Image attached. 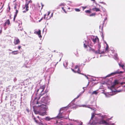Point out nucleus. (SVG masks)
I'll list each match as a JSON object with an SVG mask.
<instances>
[{
    "label": "nucleus",
    "instance_id": "f257e3e1",
    "mask_svg": "<svg viewBox=\"0 0 125 125\" xmlns=\"http://www.w3.org/2000/svg\"><path fill=\"white\" fill-rule=\"evenodd\" d=\"M94 114H92V116L89 122L88 123L87 125H96L101 124H104L105 125H107L108 123L103 119L99 121L97 118H95Z\"/></svg>",
    "mask_w": 125,
    "mask_h": 125
},
{
    "label": "nucleus",
    "instance_id": "f03ea898",
    "mask_svg": "<svg viewBox=\"0 0 125 125\" xmlns=\"http://www.w3.org/2000/svg\"><path fill=\"white\" fill-rule=\"evenodd\" d=\"M38 107V111L36 110L34 111L35 114H39L40 115L43 116L46 114V111L47 108V107L45 104H42V105H38L37 106Z\"/></svg>",
    "mask_w": 125,
    "mask_h": 125
},
{
    "label": "nucleus",
    "instance_id": "7ed1b4c3",
    "mask_svg": "<svg viewBox=\"0 0 125 125\" xmlns=\"http://www.w3.org/2000/svg\"><path fill=\"white\" fill-rule=\"evenodd\" d=\"M45 87V85H44L42 86H40L39 89L37 90V92H38L39 91L40 92V96H42V95L44 94V93H43V91Z\"/></svg>",
    "mask_w": 125,
    "mask_h": 125
},
{
    "label": "nucleus",
    "instance_id": "20e7f679",
    "mask_svg": "<svg viewBox=\"0 0 125 125\" xmlns=\"http://www.w3.org/2000/svg\"><path fill=\"white\" fill-rule=\"evenodd\" d=\"M123 73V72L122 71H119V70H117L114 72L112 73H111L110 74H108L106 77H109L111 76H113L114 75L117 74H119L120 73Z\"/></svg>",
    "mask_w": 125,
    "mask_h": 125
},
{
    "label": "nucleus",
    "instance_id": "39448f33",
    "mask_svg": "<svg viewBox=\"0 0 125 125\" xmlns=\"http://www.w3.org/2000/svg\"><path fill=\"white\" fill-rule=\"evenodd\" d=\"M47 97H43L41 99V102L42 103H43L44 104L38 103V102H37L36 104H39V105H42V104H45V105H46H46V103L47 102Z\"/></svg>",
    "mask_w": 125,
    "mask_h": 125
},
{
    "label": "nucleus",
    "instance_id": "423d86ee",
    "mask_svg": "<svg viewBox=\"0 0 125 125\" xmlns=\"http://www.w3.org/2000/svg\"><path fill=\"white\" fill-rule=\"evenodd\" d=\"M85 43L84 42H83L84 46V47L85 48H87V46H88L90 47V50H91L95 52V51L94 50V49H92L91 47H90L89 46V41H88V42H87L86 41H85Z\"/></svg>",
    "mask_w": 125,
    "mask_h": 125
},
{
    "label": "nucleus",
    "instance_id": "0eeeda50",
    "mask_svg": "<svg viewBox=\"0 0 125 125\" xmlns=\"http://www.w3.org/2000/svg\"><path fill=\"white\" fill-rule=\"evenodd\" d=\"M14 9H16L17 8L18 10L19 9L20 6V2H16L15 3V4H14Z\"/></svg>",
    "mask_w": 125,
    "mask_h": 125
},
{
    "label": "nucleus",
    "instance_id": "6e6552de",
    "mask_svg": "<svg viewBox=\"0 0 125 125\" xmlns=\"http://www.w3.org/2000/svg\"><path fill=\"white\" fill-rule=\"evenodd\" d=\"M63 115L62 113L60 112L58 115L54 117L55 119V118L59 119L61 118L64 117L63 116Z\"/></svg>",
    "mask_w": 125,
    "mask_h": 125
},
{
    "label": "nucleus",
    "instance_id": "1a4fd4ad",
    "mask_svg": "<svg viewBox=\"0 0 125 125\" xmlns=\"http://www.w3.org/2000/svg\"><path fill=\"white\" fill-rule=\"evenodd\" d=\"M20 43L19 39L17 37H15L14 38V43L15 45L17 44Z\"/></svg>",
    "mask_w": 125,
    "mask_h": 125
},
{
    "label": "nucleus",
    "instance_id": "9d476101",
    "mask_svg": "<svg viewBox=\"0 0 125 125\" xmlns=\"http://www.w3.org/2000/svg\"><path fill=\"white\" fill-rule=\"evenodd\" d=\"M30 1H29V3H26V4L25 5V6L23 8L24 9L25 8H26V11H23V13H25L26 12V11H27L29 9H28V5L29 4V2Z\"/></svg>",
    "mask_w": 125,
    "mask_h": 125
},
{
    "label": "nucleus",
    "instance_id": "9b49d317",
    "mask_svg": "<svg viewBox=\"0 0 125 125\" xmlns=\"http://www.w3.org/2000/svg\"><path fill=\"white\" fill-rule=\"evenodd\" d=\"M92 41L94 43H95L96 42L98 41L99 39L97 37H93V38L92 39Z\"/></svg>",
    "mask_w": 125,
    "mask_h": 125
},
{
    "label": "nucleus",
    "instance_id": "f8f14e48",
    "mask_svg": "<svg viewBox=\"0 0 125 125\" xmlns=\"http://www.w3.org/2000/svg\"><path fill=\"white\" fill-rule=\"evenodd\" d=\"M44 119L47 121H49L51 119H55L54 117H52L50 118L49 116L46 117Z\"/></svg>",
    "mask_w": 125,
    "mask_h": 125
},
{
    "label": "nucleus",
    "instance_id": "ddd939ff",
    "mask_svg": "<svg viewBox=\"0 0 125 125\" xmlns=\"http://www.w3.org/2000/svg\"><path fill=\"white\" fill-rule=\"evenodd\" d=\"M104 51H102L100 50L99 49H98L97 51H95V53L97 54H101L103 53H104Z\"/></svg>",
    "mask_w": 125,
    "mask_h": 125
},
{
    "label": "nucleus",
    "instance_id": "4468645a",
    "mask_svg": "<svg viewBox=\"0 0 125 125\" xmlns=\"http://www.w3.org/2000/svg\"><path fill=\"white\" fill-rule=\"evenodd\" d=\"M118 83V82L117 80H115L114 82L113 83V85L111 86V88H114L115 86Z\"/></svg>",
    "mask_w": 125,
    "mask_h": 125
},
{
    "label": "nucleus",
    "instance_id": "2eb2a0df",
    "mask_svg": "<svg viewBox=\"0 0 125 125\" xmlns=\"http://www.w3.org/2000/svg\"><path fill=\"white\" fill-rule=\"evenodd\" d=\"M18 53V51H14L12 52L11 53L13 55H16ZM11 53L10 52V53Z\"/></svg>",
    "mask_w": 125,
    "mask_h": 125
},
{
    "label": "nucleus",
    "instance_id": "dca6fc26",
    "mask_svg": "<svg viewBox=\"0 0 125 125\" xmlns=\"http://www.w3.org/2000/svg\"><path fill=\"white\" fill-rule=\"evenodd\" d=\"M86 106V105H82L80 106L83 107H87L89 108H91V110H94V107L91 108L89 106V105H87V106Z\"/></svg>",
    "mask_w": 125,
    "mask_h": 125
},
{
    "label": "nucleus",
    "instance_id": "f3484780",
    "mask_svg": "<svg viewBox=\"0 0 125 125\" xmlns=\"http://www.w3.org/2000/svg\"><path fill=\"white\" fill-rule=\"evenodd\" d=\"M76 122L77 123L78 125H82L83 123L81 121H79L78 120L76 121Z\"/></svg>",
    "mask_w": 125,
    "mask_h": 125
},
{
    "label": "nucleus",
    "instance_id": "a211bd4d",
    "mask_svg": "<svg viewBox=\"0 0 125 125\" xmlns=\"http://www.w3.org/2000/svg\"><path fill=\"white\" fill-rule=\"evenodd\" d=\"M78 68V70L77 71H78L79 72L80 71V69H79V65H76L75 67H74V69H76L77 68Z\"/></svg>",
    "mask_w": 125,
    "mask_h": 125
},
{
    "label": "nucleus",
    "instance_id": "6ab92c4d",
    "mask_svg": "<svg viewBox=\"0 0 125 125\" xmlns=\"http://www.w3.org/2000/svg\"><path fill=\"white\" fill-rule=\"evenodd\" d=\"M41 31L40 30H39V31H35L34 32V33L37 34L38 35H39V34H41Z\"/></svg>",
    "mask_w": 125,
    "mask_h": 125
},
{
    "label": "nucleus",
    "instance_id": "aec40b11",
    "mask_svg": "<svg viewBox=\"0 0 125 125\" xmlns=\"http://www.w3.org/2000/svg\"><path fill=\"white\" fill-rule=\"evenodd\" d=\"M119 65L121 67H122V68L123 69H125L124 68V64H121L120 63H119Z\"/></svg>",
    "mask_w": 125,
    "mask_h": 125
},
{
    "label": "nucleus",
    "instance_id": "412c9836",
    "mask_svg": "<svg viewBox=\"0 0 125 125\" xmlns=\"http://www.w3.org/2000/svg\"><path fill=\"white\" fill-rule=\"evenodd\" d=\"M93 10L94 11L95 10L96 12L99 11H100V10L99 9L96 8H95L93 9Z\"/></svg>",
    "mask_w": 125,
    "mask_h": 125
},
{
    "label": "nucleus",
    "instance_id": "4be33fe9",
    "mask_svg": "<svg viewBox=\"0 0 125 125\" xmlns=\"http://www.w3.org/2000/svg\"><path fill=\"white\" fill-rule=\"evenodd\" d=\"M106 47L105 49V52H107L108 51V49L109 48L108 46V45L107 44H106Z\"/></svg>",
    "mask_w": 125,
    "mask_h": 125
},
{
    "label": "nucleus",
    "instance_id": "5701e85b",
    "mask_svg": "<svg viewBox=\"0 0 125 125\" xmlns=\"http://www.w3.org/2000/svg\"><path fill=\"white\" fill-rule=\"evenodd\" d=\"M65 62V63H66L65 65V63H63V65L65 67V68H66L67 69V68H66V67L68 65V63L67 62Z\"/></svg>",
    "mask_w": 125,
    "mask_h": 125
},
{
    "label": "nucleus",
    "instance_id": "b1692460",
    "mask_svg": "<svg viewBox=\"0 0 125 125\" xmlns=\"http://www.w3.org/2000/svg\"><path fill=\"white\" fill-rule=\"evenodd\" d=\"M5 22L8 25H9L10 24V21L9 20H7Z\"/></svg>",
    "mask_w": 125,
    "mask_h": 125
},
{
    "label": "nucleus",
    "instance_id": "393cba45",
    "mask_svg": "<svg viewBox=\"0 0 125 125\" xmlns=\"http://www.w3.org/2000/svg\"><path fill=\"white\" fill-rule=\"evenodd\" d=\"M114 56V58L115 59V60L118 59V57H117V54H115V55Z\"/></svg>",
    "mask_w": 125,
    "mask_h": 125
},
{
    "label": "nucleus",
    "instance_id": "a878e982",
    "mask_svg": "<svg viewBox=\"0 0 125 125\" xmlns=\"http://www.w3.org/2000/svg\"><path fill=\"white\" fill-rule=\"evenodd\" d=\"M98 93V92H97V91H94L93 92H92V94H97Z\"/></svg>",
    "mask_w": 125,
    "mask_h": 125
},
{
    "label": "nucleus",
    "instance_id": "bb28decb",
    "mask_svg": "<svg viewBox=\"0 0 125 125\" xmlns=\"http://www.w3.org/2000/svg\"><path fill=\"white\" fill-rule=\"evenodd\" d=\"M71 69L73 71V72H74L75 73H79L81 74V73L79 72L78 71H76L74 70V69H72V68H71Z\"/></svg>",
    "mask_w": 125,
    "mask_h": 125
},
{
    "label": "nucleus",
    "instance_id": "cd10ccee",
    "mask_svg": "<svg viewBox=\"0 0 125 125\" xmlns=\"http://www.w3.org/2000/svg\"><path fill=\"white\" fill-rule=\"evenodd\" d=\"M105 96L107 97H109L110 96H111L112 95H110L108 93H107L105 94Z\"/></svg>",
    "mask_w": 125,
    "mask_h": 125
},
{
    "label": "nucleus",
    "instance_id": "c85d7f7f",
    "mask_svg": "<svg viewBox=\"0 0 125 125\" xmlns=\"http://www.w3.org/2000/svg\"><path fill=\"white\" fill-rule=\"evenodd\" d=\"M82 93L81 94H79L77 96V97L75 98L73 100V102L74 101H75V99H77V98H78L80 95H81V94H82Z\"/></svg>",
    "mask_w": 125,
    "mask_h": 125
},
{
    "label": "nucleus",
    "instance_id": "c756f323",
    "mask_svg": "<svg viewBox=\"0 0 125 125\" xmlns=\"http://www.w3.org/2000/svg\"><path fill=\"white\" fill-rule=\"evenodd\" d=\"M65 4L64 3H61L60 4V5H59V6H65Z\"/></svg>",
    "mask_w": 125,
    "mask_h": 125
},
{
    "label": "nucleus",
    "instance_id": "7c9ffc66",
    "mask_svg": "<svg viewBox=\"0 0 125 125\" xmlns=\"http://www.w3.org/2000/svg\"><path fill=\"white\" fill-rule=\"evenodd\" d=\"M75 11L77 12H79L80 11V10L78 9L75 8Z\"/></svg>",
    "mask_w": 125,
    "mask_h": 125
},
{
    "label": "nucleus",
    "instance_id": "2f4dec72",
    "mask_svg": "<svg viewBox=\"0 0 125 125\" xmlns=\"http://www.w3.org/2000/svg\"><path fill=\"white\" fill-rule=\"evenodd\" d=\"M95 13H93L90 15V16H93L95 15Z\"/></svg>",
    "mask_w": 125,
    "mask_h": 125
},
{
    "label": "nucleus",
    "instance_id": "473e14b6",
    "mask_svg": "<svg viewBox=\"0 0 125 125\" xmlns=\"http://www.w3.org/2000/svg\"><path fill=\"white\" fill-rule=\"evenodd\" d=\"M17 14H15L14 15V18H13V21H15V18L17 16Z\"/></svg>",
    "mask_w": 125,
    "mask_h": 125
},
{
    "label": "nucleus",
    "instance_id": "72a5a7b5",
    "mask_svg": "<svg viewBox=\"0 0 125 125\" xmlns=\"http://www.w3.org/2000/svg\"><path fill=\"white\" fill-rule=\"evenodd\" d=\"M85 12L86 13H90L91 12V11L89 10H87L85 11Z\"/></svg>",
    "mask_w": 125,
    "mask_h": 125
},
{
    "label": "nucleus",
    "instance_id": "f704fd0d",
    "mask_svg": "<svg viewBox=\"0 0 125 125\" xmlns=\"http://www.w3.org/2000/svg\"><path fill=\"white\" fill-rule=\"evenodd\" d=\"M98 49H100V48L101 47V46L100 44L99 43L98 44Z\"/></svg>",
    "mask_w": 125,
    "mask_h": 125
},
{
    "label": "nucleus",
    "instance_id": "c9c22d12",
    "mask_svg": "<svg viewBox=\"0 0 125 125\" xmlns=\"http://www.w3.org/2000/svg\"><path fill=\"white\" fill-rule=\"evenodd\" d=\"M16 12L15 14H17L18 13V10L17 9H16Z\"/></svg>",
    "mask_w": 125,
    "mask_h": 125
},
{
    "label": "nucleus",
    "instance_id": "e433bc0d",
    "mask_svg": "<svg viewBox=\"0 0 125 125\" xmlns=\"http://www.w3.org/2000/svg\"><path fill=\"white\" fill-rule=\"evenodd\" d=\"M107 19V18L106 17L105 19H104V22H103V25L104 24V21H105Z\"/></svg>",
    "mask_w": 125,
    "mask_h": 125
},
{
    "label": "nucleus",
    "instance_id": "4c0bfd02",
    "mask_svg": "<svg viewBox=\"0 0 125 125\" xmlns=\"http://www.w3.org/2000/svg\"><path fill=\"white\" fill-rule=\"evenodd\" d=\"M62 10H63L65 13H66V11H65V9H64V8L63 7H62Z\"/></svg>",
    "mask_w": 125,
    "mask_h": 125
},
{
    "label": "nucleus",
    "instance_id": "58836bf2",
    "mask_svg": "<svg viewBox=\"0 0 125 125\" xmlns=\"http://www.w3.org/2000/svg\"><path fill=\"white\" fill-rule=\"evenodd\" d=\"M2 27H1V30H0V34L1 33H2Z\"/></svg>",
    "mask_w": 125,
    "mask_h": 125
},
{
    "label": "nucleus",
    "instance_id": "ea45409f",
    "mask_svg": "<svg viewBox=\"0 0 125 125\" xmlns=\"http://www.w3.org/2000/svg\"><path fill=\"white\" fill-rule=\"evenodd\" d=\"M22 29V28H20V29H18V30H20L21 31Z\"/></svg>",
    "mask_w": 125,
    "mask_h": 125
},
{
    "label": "nucleus",
    "instance_id": "a19ab883",
    "mask_svg": "<svg viewBox=\"0 0 125 125\" xmlns=\"http://www.w3.org/2000/svg\"><path fill=\"white\" fill-rule=\"evenodd\" d=\"M38 36H39V37L40 38L42 37V36L41 35V34H39V35H38Z\"/></svg>",
    "mask_w": 125,
    "mask_h": 125
},
{
    "label": "nucleus",
    "instance_id": "79ce46f5",
    "mask_svg": "<svg viewBox=\"0 0 125 125\" xmlns=\"http://www.w3.org/2000/svg\"><path fill=\"white\" fill-rule=\"evenodd\" d=\"M48 92V90H46L45 92H43V93H44V94L45 93H47Z\"/></svg>",
    "mask_w": 125,
    "mask_h": 125
},
{
    "label": "nucleus",
    "instance_id": "37998d69",
    "mask_svg": "<svg viewBox=\"0 0 125 125\" xmlns=\"http://www.w3.org/2000/svg\"><path fill=\"white\" fill-rule=\"evenodd\" d=\"M21 46H18V49H20L21 48Z\"/></svg>",
    "mask_w": 125,
    "mask_h": 125
},
{
    "label": "nucleus",
    "instance_id": "c03bdc74",
    "mask_svg": "<svg viewBox=\"0 0 125 125\" xmlns=\"http://www.w3.org/2000/svg\"><path fill=\"white\" fill-rule=\"evenodd\" d=\"M82 8L83 10L85 9L86 8V7H82Z\"/></svg>",
    "mask_w": 125,
    "mask_h": 125
},
{
    "label": "nucleus",
    "instance_id": "a18cd8bd",
    "mask_svg": "<svg viewBox=\"0 0 125 125\" xmlns=\"http://www.w3.org/2000/svg\"><path fill=\"white\" fill-rule=\"evenodd\" d=\"M6 24H7L5 22V23L3 24L4 26H5L6 25Z\"/></svg>",
    "mask_w": 125,
    "mask_h": 125
},
{
    "label": "nucleus",
    "instance_id": "49530a36",
    "mask_svg": "<svg viewBox=\"0 0 125 125\" xmlns=\"http://www.w3.org/2000/svg\"><path fill=\"white\" fill-rule=\"evenodd\" d=\"M71 120L72 121H75V122H76V121H77V120H74V119H71Z\"/></svg>",
    "mask_w": 125,
    "mask_h": 125
},
{
    "label": "nucleus",
    "instance_id": "de8ad7c7",
    "mask_svg": "<svg viewBox=\"0 0 125 125\" xmlns=\"http://www.w3.org/2000/svg\"><path fill=\"white\" fill-rule=\"evenodd\" d=\"M42 125H47V124H43L42 123Z\"/></svg>",
    "mask_w": 125,
    "mask_h": 125
},
{
    "label": "nucleus",
    "instance_id": "09e8293b",
    "mask_svg": "<svg viewBox=\"0 0 125 125\" xmlns=\"http://www.w3.org/2000/svg\"><path fill=\"white\" fill-rule=\"evenodd\" d=\"M100 3L102 4H105V3L103 2H100Z\"/></svg>",
    "mask_w": 125,
    "mask_h": 125
},
{
    "label": "nucleus",
    "instance_id": "8fccbe9b",
    "mask_svg": "<svg viewBox=\"0 0 125 125\" xmlns=\"http://www.w3.org/2000/svg\"><path fill=\"white\" fill-rule=\"evenodd\" d=\"M41 4H42V8H41V9H42V8L43 7V5L42 4V3H41Z\"/></svg>",
    "mask_w": 125,
    "mask_h": 125
},
{
    "label": "nucleus",
    "instance_id": "3c124183",
    "mask_svg": "<svg viewBox=\"0 0 125 125\" xmlns=\"http://www.w3.org/2000/svg\"><path fill=\"white\" fill-rule=\"evenodd\" d=\"M66 125H74L73 124H70V125H69V124H67Z\"/></svg>",
    "mask_w": 125,
    "mask_h": 125
},
{
    "label": "nucleus",
    "instance_id": "603ef678",
    "mask_svg": "<svg viewBox=\"0 0 125 125\" xmlns=\"http://www.w3.org/2000/svg\"><path fill=\"white\" fill-rule=\"evenodd\" d=\"M43 19V18H42L39 21V22H40L42 19Z\"/></svg>",
    "mask_w": 125,
    "mask_h": 125
},
{
    "label": "nucleus",
    "instance_id": "864d4df0",
    "mask_svg": "<svg viewBox=\"0 0 125 125\" xmlns=\"http://www.w3.org/2000/svg\"><path fill=\"white\" fill-rule=\"evenodd\" d=\"M35 122L37 123H38V121L37 120H35Z\"/></svg>",
    "mask_w": 125,
    "mask_h": 125
},
{
    "label": "nucleus",
    "instance_id": "5fc2aeb1",
    "mask_svg": "<svg viewBox=\"0 0 125 125\" xmlns=\"http://www.w3.org/2000/svg\"><path fill=\"white\" fill-rule=\"evenodd\" d=\"M50 14V12H49L48 13V15H47L48 16L49 15V14Z\"/></svg>",
    "mask_w": 125,
    "mask_h": 125
},
{
    "label": "nucleus",
    "instance_id": "6e6d98bb",
    "mask_svg": "<svg viewBox=\"0 0 125 125\" xmlns=\"http://www.w3.org/2000/svg\"><path fill=\"white\" fill-rule=\"evenodd\" d=\"M121 90H117V92H121Z\"/></svg>",
    "mask_w": 125,
    "mask_h": 125
},
{
    "label": "nucleus",
    "instance_id": "4d7b16f0",
    "mask_svg": "<svg viewBox=\"0 0 125 125\" xmlns=\"http://www.w3.org/2000/svg\"><path fill=\"white\" fill-rule=\"evenodd\" d=\"M110 119H111L110 118H109V119H106V120L108 121Z\"/></svg>",
    "mask_w": 125,
    "mask_h": 125
},
{
    "label": "nucleus",
    "instance_id": "13d9d810",
    "mask_svg": "<svg viewBox=\"0 0 125 125\" xmlns=\"http://www.w3.org/2000/svg\"><path fill=\"white\" fill-rule=\"evenodd\" d=\"M91 1H93V2H94L95 1V0H91Z\"/></svg>",
    "mask_w": 125,
    "mask_h": 125
},
{
    "label": "nucleus",
    "instance_id": "bf43d9fd",
    "mask_svg": "<svg viewBox=\"0 0 125 125\" xmlns=\"http://www.w3.org/2000/svg\"><path fill=\"white\" fill-rule=\"evenodd\" d=\"M53 13H52L51 14V17H52V16H53Z\"/></svg>",
    "mask_w": 125,
    "mask_h": 125
},
{
    "label": "nucleus",
    "instance_id": "052dcab7",
    "mask_svg": "<svg viewBox=\"0 0 125 125\" xmlns=\"http://www.w3.org/2000/svg\"><path fill=\"white\" fill-rule=\"evenodd\" d=\"M46 16V14H45V15H44V19H45V16Z\"/></svg>",
    "mask_w": 125,
    "mask_h": 125
},
{
    "label": "nucleus",
    "instance_id": "680f3d73",
    "mask_svg": "<svg viewBox=\"0 0 125 125\" xmlns=\"http://www.w3.org/2000/svg\"><path fill=\"white\" fill-rule=\"evenodd\" d=\"M15 87H16V86H13V87H12V89H14V88H15Z\"/></svg>",
    "mask_w": 125,
    "mask_h": 125
},
{
    "label": "nucleus",
    "instance_id": "e2e57ef3",
    "mask_svg": "<svg viewBox=\"0 0 125 125\" xmlns=\"http://www.w3.org/2000/svg\"><path fill=\"white\" fill-rule=\"evenodd\" d=\"M63 109V108H61V109H60V111H61V110H62Z\"/></svg>",
    "mask_w": 125,
    "mask_h": 125
},
{
    "label": "nucleus",
    "instance_id": "0e129e2a",
    "mask_svg": "<svg viewBox=\"0 0 125 125\" xmlns=\"http://www.w3.org/2000/svg\"><path fill=\"white\" fill-rule=\"evenodd\" d=\"M85 77L87 78L88 79V77L86 75H85Z\"/></svg>",
    "mask_w": 125,
    "mask_h": 125
},
{
    "label": "nucleus",
    "instance_id": "69168bd1",
    "mask_svg": "<svg viewBox=\"0 0 125 125\" xmlns=\"http://www.w3.org/2000/svg\"><path fill=\"white\" fill-rule=\"evenodd\" d=\"M34 120H36L35 119V117H34Z\"/></svg>",
    "mask_w": 125,
    "mask_h": 125
},
{
    "label": "nucleus",
    "instance_id": "338daca9",
    "mask_svg": "<svg viewBox=\"0 0 125 125\" xmlns=\"http://www.w3.org/2000/svg\"><path fill=\"white\" fill-rule=\"evenodd\" d=\"M8 50L9 51H11V50H10V49H9Z\"/></svg>",
    "mask_w": 125,
    "mask_h": 125
},
{
    "label": "nucleus",
    "instance_id": "774afa93",
    "mask_svg": "<svg viewBox=\"0 0 125 125\" xmlns=\"http://www.w3.org/2000/svg\"><path fill=\"white\" fill-rule=\"evenodd\" d=\"M9 10H10V6H9Z\"/></svg>",
    "mask_w": 125,
    "mask_h": 125
}]
</instances>
